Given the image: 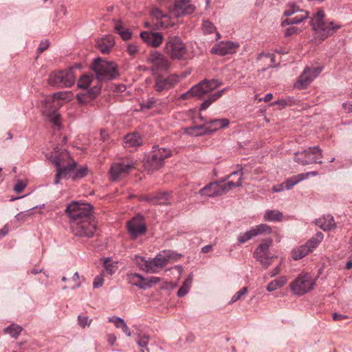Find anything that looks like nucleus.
Instances as JSON below:
<instances>
[{"instance_id": "nucleus-1", "label": "nucleus", "mask_w": 352, "mask_h": 352, "mask_svg": "<svg viewBox=\"0 0 352 352\" xmlns=\"http://www.w3.org/2000/svg\"><path fill=\"white\" fill-rule=\"evenodd\" d=\"M46 157L50 160L56 168V175L54 183L58 184L60 179L82 178L87 175V166L76 168V162L72 160L65 149L56 148L53 153Z\"/></svg>"}, {"instance_id": "nucleus-2", "label": "nucleus", "mask_w": 352, "mask_h": 352, "mask_svg": "<svg viewBox=\"0 0 352 352\" xmlns=\"http://www.w3.org/2000/svg\"><path fill=\"white\" fill-rule=\"evenodd\" d=\"M181 256V254H176L171 250H164L152 259L146 260L143 256H136L135 261L140 270L146 273H156L168 263L176 261Z\"/></svg>"}, {"instance_id": "nucleus-3", "label": "nucleus", "mask_w": 352, "mask_h": 352, "mask_svg": "<svg viewBox=\"0 0 352 352\" xmlns=\"http://www.w3.org/2000/svg\"><path fill=\"white\" fill-rule=\"evenodd\" d=\"M243 175L242 170L233 171L229 176L232 179L228 183H210L202 188L199 190V194L202 197H217L226 194L234 188L239 187L241 185Z\"/></svg>"}, {"instance_id": "nucleus-4", "label": "nucleus", "mask_w": 352, "mask_h": 352, "mask_svg": "<svg viewBox=\"0 0 352 352\" xmlns=\"http://www.w3.org/2000/svg\"><path fill=\"white\" fill-rule=\"evenodd\" d=\"M324 17V12L322 10H319L311 19V25L313 30L322 40L329 37L341 28V25L326 21Z\"/></svg>"}, {"instance_id": "nucleus-5", "label": "nucleus", "mask_w": 352, "mask_h": 352, "mask_svg": "<svg viewBox=\"0 0 352 352\" xmlns=\"http://www.w3.org/2000/svg\"><path fill=\"white\" fill-rule=\"evenodd\" d=\"M66 94L63 92H57L47 97L44 100L42 107L43 115L46 119L54 125L60 127V115L57 113V109L62 105L60 99H64Z\"/></svg>"}, {"instance_id": "nucleus-6", "label": "nucleus", "mask_w": 352, "mask_h": 352, "mask_svg": "<svg viewBox=\"0 0 352 352\" xmlns=\"http://www.w3.org/2000/svg\"><path fill=\"white\" fill-rule=\"evenodd\" d=\"M153 148L144 161V167L148 172L161 168L164 166V160L171 156L169 149L160 148L158 146H154Z\"/></svg>"}, {"instance_id": "nucleus-7", "label": "nucleus", "mask_w": 352, "mask_h": 352, "mask_svg": "<svg viewBox=\"0 0 352 352\" xmlns=\"http://www.w3.org/2000/svg\"><path fill=\"white\" fill-rule=\"evenodd\" d=\"M65 212L72 225L91 217V206L80 201H72L67 206Z\"/></svg>"}, {"instance_id": "nucleus-8", "label": "nucleus", "mask_w": 352, "mask_h": 352, "mask_svg": "<svg viewBox=\"0 0 352 352\" xmlns=\"http://www.w3.org/2000/svg\"><path fill=\"white\" fill-rule=\"evenodd\" d=\"M91 67L98 80L113 79L118 75L117 66L114 63L100 58L94 60Z\"/></svg>"}, {"instance_id": "nucleus-9", "label": "nucleus", "mask_w": 352, "mask_h": 352, "mask_svg": "<svg viewBox=\"0 0 352 352\" xmlns=\"http://www.w3.org/2000/svg\"><path fill=\"white\" fill-rule=\"evenodd\" d=\"M316 285V279L309 273L302 272L291 283L290 289L292 293L302 296L311 289Z\"/></svg>"}, {"instance_id": "nucleus-10", "label": "nucleus", "mask_w": 352, "mask_h": 352, "mask_svg": "<svg viewBox=\"0 0 352 352\" xmlns=\"http://www.w3.org/2000/svg\"><path fill=\"white\" fill-rule=\"evenodd\" d=\"M221 85L217 80L212 79L211 80H204L199 83L193 86L186 93L182 94L179 98L182 100H188L192 97L200 98L204 95L216 89Z\"/></svg>"}, {"instance_id": "nucleus-11", "label": "nucleus", "mask_w": 352, "mask_h": 352, "mask_svg": "<svg viewBox=\"0 0 352 352\" xmlns=\"http://www.w3.org/2000/svg\"><path fill=\"white\" fill-rule=\"evenodd\" d=\"M322 151L319 146L309 147L301 152L295 153L294 161L301 165L322 164Z\"/></svg>"}, {"instance_id": "nucleus-12", "label": "nucleus", "mask_w": 352, "mask_h": 352, "mask_svg": "<svg viewBox=\"0 0 352 352\" xmlns=\"http://www.w3.org/2000/svg\"><path fill=\"white\" fill-rule=\"evenodd\" d=\"M165 53L173 59H182L186 54L185 43L177 36H169L164 46Z\"/></svg>"}, {"instance_id": "nucleus-13", "label": "nucleus", "mask_w": 352, "mask_h": 352, "mask_svg": "<svg viewBox=\"0 0 352 352\" xmlns=\"http://www.w3.org/2000/svg\"><path fill=\"white\" fill-rule=\"evenodd\" d=\"M76 76L73 68L52 72L48 79L49 84L58 87H67L74 85Z\"/></svg>"}, {"instance_id": "nucleus-14", "label": "nucleus", "mask_w": 352, "mask_h": 352, "mask_svg": "<svg viewBox=\"0 0 352 352\" xmlns=\"http://www.w3.org/2000/svg\"><path fill=\"white\" fill-rule=\"evenodd\" d=\"M72 232L76 236L91 237L96 229V223L92 217L71 226Z\"/></svg>"}, {"instance_id": "nucleus-15", "label": "nucleus", "mask_w": 352, "mask_h": 352, "mask_svg": "<svg viewBox=\"0 0 352 352\" xmlns=\"http://www.w3.org/2000/svg\"><path fill=\"white\" fill-rule=\"evenodd\" d=\"M272 242V239L265 240L256 248L254 252V257L264 268H267L275 258L274 256H270L269 253Z\"/></svg>"}, {"instance_id": "nucleus-16", "label": "nucleus", "mask_w": 352, "mask_h": 352, "mask_svg": "<svg viewBox=\"0 0 352 352\" xmlns=\"http://www.w3.org/2000/svg\"><path fill=\"white\" fill-rule=\"evenodd\" d=\"M128 283L140 289H147L160 282L158 277L150 276L144 278L138 273H129L126 274Z\"/></svg>"}, {"instance_id": "nucleus-17", "label": "nucleus", "mask_w": 352, "mask_h": 352, "mask_svg": "<svg viewBox=\"0 0 352 352\" xmlns=\"http://www.w3.org/2000/svg\"><path fill=\"white\" fill-rule=\"evenodd\" d=\"M322 67H305L302 73L298 78L294 87L299 89H303L315 79L322 72Z\"/></svg>"}, {"instance_id": "nucleus-18", "label": "nucleus", "mask_w": 352, "mask_h": 352, "mask_svg": "<svg viewBox=\"0 0 352 352\" xmlns=\"http://www.w3.org/2000/svg\"><path fill=\"white\" fill-rule=\"evenodd\" d=\"M239 44L233 41H221L215 44L211 49V53L219 56L232 54L236 52Z\"/></svg>"}, {"instance_id": "nucleus-19", "label": "nucleus", "mask_w": 352, "mask_h": 352, "mask_svg": "<svg viewBox=\"0 0 352 352\" xmlns=\"http://www.w3.org/2000/svg\"><path fill=\"white\" fill-rule=\"evenodd\" d=\"M195 8L189 0H175L174 6L170 10V14L177 18L184 14H192Z\"/></svg>"}, {"instance_id": "nucleus-20", "label": "nucleus", "mask_w": 352, "mask_h": 352, "mask_svg": "<svg viewBox=\"0 0 352 352\" xmlns=\"http://www.w3.org/2000/svg\"><path fill=\"white\" fill-rule=\"evenodd\" d=\"M181 78L177 75H170L166 78L158 77L154 85V89L157 92L172 89L178 83Z\"/></svg>"}, {"instance_id": "nucleus-21", "label": "nucleus", "mask_w": 352, "mask_h": 352, "mask_svg": "<svg viewBox=\"0 0 352 352\" xmlns=\"http://www.w3.org/2000/svg\"><path fill=\"white\" fill-rule=\"evenodd\" d=\"M129 233L132 239L144 234L146 231L145 223L140 217H135L127 223Z\"/></svg>"}, {"instance_id": "nucleus-22", "label": "nucleus", "mask_w": 352, "mask_h": 352, "mask_svg": "<svg viewBox=\"0 0 352 352\" xmlns=\"http://www.w3.org/2000/svg\"><path fill=\"white\" fill-rule=\"evenodd\" d=\"M148 60L153 65V70H166L170 66V62L161 53L151 52Z\"/></svg>"}, {"instance_id": "nucleus-23", "label": "nucleus", "mask_w": 352, "mask_h": 352, "mask_svg": "<svg viewBox=\"0 0 352 352\" xmlns=\"http://www.w3.org/2000/svg\"><path fill=\"white\" fill-rule=\"evenodd\" d=\"M140 37L148 45L158 47L163 42L164 36L160 32H142Z\"/></svg>"}, {"instance_id": "nucleus-24", "label": "nucleus", "mask_w": 352, "mask_h": 352, "mask_svg": "<svg viewBox=\"0 0 352 352\" xmlns=\"http://www.w3.org/2000/svg\"><path fill=\"white\" fill-rule=\"evenodd\" d=\"M170 194L168 192H160L155 195H144L142 196L140 199L148 201L152 204L165 205L170 203Z\"/></svg>"}, {"instance_id": "nucleus-25", "label": "nucleus", "mask_w": 352, "mask_h": 352, "mask_svg": "<svg viewBox=\"0 0 352 352\" xmlns=\"http://www.w3.org/2000/svg\"><path fill=\"white\" fill-rule=\"evenodd\" d=\"M133 166L124 162L113 164L110 169V175L112 180L117 179L120 176L127 174Z\"/></svg>"}, {"instance_id": "nucleus-26", "label": "nucleus", "mask_w": 352, "mask_h": 352, "mask_svg": "<svg viewBox=\"0 0 352 352\" xmlns=\"http://www.w3.org/2000/svg\"><path fill=\"white\" fill-rule=\"evenodd\" d=\"M100 92V87L94 86L91 89L80 92L76 95L79 103L87 104L95 99Z\"/></svg>"}, {"instance_id": "nucleus-27", "label": "nucleus", "mask_w": 352, "mask_h": 352, "mask_svg": "<svg viewBox=\"0 0 352 352\" xmlns=\"http://www.w3.org/2000/svg\"><path fill=\"white\" fill-rule=\"evenodd\" d=\"M115 45V40L113 36L107 35L98 39L96 42V47L102 54H109Z\"/></svg>"}, {"instance_id": "nucleus-28", "label": "nucleus", "mask_w": 352, "mask_h": 352, "mask_svg": "<svg viewBox=\"0 0 352 352\" xmlns=\"http://www.w3.org/2000/svg\"><path fill=\"white\" fill-rule=\"evenodd\" d=\"M316 224L324 231L330 230L336 228V223L331 215H324L316 221Z\"/></svg>"}, {"instance_id": "nucleus-29", "label": "nucleus", "mask_w": 352, "mask_h": 352, "mask_svg": "<svg viewBox=\"0 0 352 352\" xmlns=\"http://www.w3.org/2000/svg\"><path fill=\"white\" fill-rule=\"evenodd\" d=\"M142 143V138L137 133H129L124 138V144L126 148L136 147Z\"/></svg>"}, {"instance_id": "nucleus-30", "label": "nucleus", "mask_w": 352, "mask_h": 352, "mask_svg": "<svg viewBox=\"0 0 352 352\" xmlns=\"http://www.w3.org/2000/svg\"><path fill=\"white\" fill-rule=\"evenodd\" d=\"M310 252H311L310 249H309L306 244H304L294 248L292 250L291 254L294 260L298 261Z\"/></svg>"}, {"instance_id": "nucleus-31", "label": "nucleus", "mask_w": 352, "mask_h": 352, "mask_svg": "<svg viewBox=\"0 0 352 352\" xmlns=\"http://www.w3.org/2000/svg\"><path fill=\"white\" fill-rule=\"evenodd\" d=\"M309 16V13L307 11L305 10H300L298 14L290 19H287L285 21L282 22V25H293V24H298L303 21L304 20L307 19Z\"/></svg>"}, {"instance_id": "nucleus-32", "label": "nucleus", "mask_w": 352, "mask_h": 352, "mask_svg": "<svg viewBox=\"0 0 352 352\" xmlns=\"http://www.w3.org/2000/svg\"><path fill=\"white\" fill-rule=\"evenodd\" d=\"M114 30L124 41L129 40L131 38V32L128 28H124L122 23L120 21L116 23Z\"/></svg>"}, {"instance_id": "nucleus-33", "label": "nucleus", "mask_w": 352, "mask_h": 352, "mask_svg": "<svg viewBox=\"0 0 352 352\" xmlns=\"http://www.w3.org/2000/svg\"><path fill=\"white\" fill-rule=\"evenodd\" d=\"M229 124L230 121L227 118L214 119L208 122V128L210 131H217L228 126Z\"/></svg>"}, {"instance_id": "nucleus-34", "label": "nucleus", "mask_w": 352, "mask_h": 352, "mask_svg": "<svg viewBox=\"0 0 352 352\" xmlns=\"http://www.w3.org/2000/svg\"><path fill=\"white\" fill-rule=\"evenodd\" d=\"M287 282V278L285 276H280L278 278L271 281L267 286L266 289L268 292H273L283 287Z\"/></svg>"}, {"instance_id": "nucleus-35", "label": "nucleus", "mask_w": 352, "mask_h": 352, "mask_svg": "<svg viewBox=\"0 0 352 352\" xmlns=\"http://www.w3.org/2000/svg\"><path fill=\"white\" fill-rule=\"evenodd\" d=\"M283 214L276 210H268L264 214V220L267 221H281Z\"/></svg>"}, {"instance_id": "nucleus-36", "label": "nucleus", "mask_w": 352, "mask_h": 352, "mask_svg": "<svg viewBox=\"0 0 352 352\" xmlns=\"http://www.w3.org/2000/svg\"><path fill=\"white\" fill-rule=\"evenodd\" d=\"M305 175L298 174L287 179L285 181V182L283 183L284 184L285 189H292L295 185L298 184L300 182L305 180Z\"/></svg>"}, {"instance_id": "nucleus-37", "label": "nucleus", "mask_w": 352, "mask_h": 352, "mask_svg": "<svg viewBox=\"0 0 352 352\" xmlns=\"http://www.w3.org/2000/svg\"><path fill=\"white\" fill-rule=\"evenodd\" d=\"M324 238L323 234L320 232H317L314 236L311 237L305 244L312 252L321 243Z\"/></svg>"}, {"instance_id": "nucleus-38", "label": "nucleus", "mask_w": 352, "mask_h": 352, "mask_svg": "<svg viewBox=\"0 0 352 352\" xmlns=\"http://www.w3.org/2000/svg\"><path fill=\"white\" fill-rule=\"evenodd\" d=\"M192 283V274H190L188 278L185 280L182 287L177 292V296L179 297L184 296L190 290Z\"/></svg>"}, {"instance_id": "nucleus-39", "label": "nucleus", "mask_w": 352, "mask_h": 352, "mask_svg": "<svg viewBox=\"0 0 352 352\" xmlns=\"http://www.w3.org/2000/svg\"><path fill=\"white\" fill-rule=\"evenodd\" d=\"M254 236L263 234H270L272 232V228L267 224L261 223L252 228Z\"/></svg>"}, {"instance_id": "nucleus-40", "label": "nucleus", "mask_w": 352, "mask_h": 352, "mask_svg": "<svg viewBox=\"0 0 352 352\" xmlns=\"http://www.w3.org/2000/svg\"><path fill=\"white\" fill-rule=\"evenodd\" d=\"M93 80V77L90 75L82 76L78 81V87L80 89H86L91 85Z\"/></svg>"}, {"instance_id": "nucleus-41", "label": "nucleus", "mask_w": 352, "mask_h": 352, "mask_svg": "<svg viewBox=\"0 0 352 352\" xmlns=\"http://www.w3.org/2000/svg\"><path fill=\"white\" fill-rule=\"evenodd\" d=\"M171 14L168 15L166 14V19H162L160 21L157 22L155 24L157 28H168L175 25V22L171 19Z\"/></svg>"}, {"instance_id": "nucleus-42", "label": "nucleus", "mask_w": 352, "mask_h": 352, "mask_svg": "<svg viewBox=\"0 0 352 352\" xmlns=\"http://www.w3.org/2000/svg\"><path fill=\"white\" fill-rule=\"evenodd\" d=\"M202 29L204 34H212L213 32H216L217 39L219 38L220 34L219 33L216 32V28L214 25L210 22L209 21H204L202 25Z\"/></svg>"}, {"instance_id": "nucleus-43", "label": "nucleus", "mask_w": 352, "mask_h": 352, "mask_svg": "<svg viewBox=\"0 0 352 352\" xmlns=\"http://www.w3.org/2000/svg\"><path fill=\"white\" fill-rule=\"evenodd\" d=\"M104 267L107 273L109 275H113L117 270V263L111 262L109 258H106L104 261Z\"/></svg>"}, {"instance_id": "nucleus-44", "label": "nucleus", "mask_w": 352, "mask_h": 352, "mask_svg": "<svg viewBox=\"0 0 352 352\" xmlns=\"http://www.w3.org/2000/svg\"><path fill=\"white\" fill-rule=\"evenodd\" d=\"M22 327L17 324H11L5 329V332L13 338H16L21 332Z\"/></svg>"}, {"instance_id": "nucleus-45", "label": "nucleus", "mask_w": 352, "mask_h": 352, "mask_svg": "<svg viewBox=\"0 0 352 352\" xmlns=\"http://www.w3.org/2000/svg\"><path fill=\"white\" fill-rule=\"evenodd\" d=\"M149 342V336L147 335L142 336L138 341V344L141 349L142 352H149L147 345Z\"/></svg>"}, {"instance_id": "nucleus-46", "label": "nucleus", "mask_w": 352, "mask_h": 352, "mask_svg": "<svg viewBox=\"0 0 352 352\" xmlns=\"http://www.w3.org/2000/svg\"><path fill=\"white\" fill-rule=\"evenodd\" d=\"M255 237L252 228L248 231L241 233L238 236V241L240 244L244 243L246 241L250 240L252 238Z\"/></svg>"}, {"instance_id": "nucleus-47", "label": "nucleus", "mask_w": 352, "mask_h": 352, "mask_svg": "<svg viewBox=\"0 0 352 352\" xmlns=\"http://www.w3.org/2000/svg\"><path fill=\"white\" fill-rule=\"evenodd\" d=\"M248 292V288L246 287H244L241 288L239 291L236 292L230 299L229 304H233L237 300H239L242 296L246 294Z\"/></svg>"}, {"instance_id": "nucleus-48", "label": "nucleus", "mask_w": 352, "mask_h": 352, "mask_svg": "<svg viewBox=\"0 0 352 352\" xmlns=\"http://www.w3.org/2000/svg\"><path fill=\"white\" fill-rule=\"evenodd\" d=\"M301 10L295 4H289L286 8L284 14L287 16H292L296 13L300 12Z\"/></svg>"}, {"instance_id": "nucleus-49", "label": "nucleus", "mask_w": 352, "mask_h": 352, "mask_svg": "<svg viewBox=\"0 0 352 352\" xmlns=\"http://www.w3.org/2000/svg\"><path fill=\"white\" fill-rule=\"evenodd\" d=\"M78 324L82 327L85 328L86 327H89L92 319L89 318L86 316H78Z\"/></svg>"}, {"instance_id": "nucleus-50", "label": "nucleus", "mask_w": 352, "mask_h": 352, "mask_svg": "<svg viewBox=\"0 0 352 352\" xmlns=\"http://www.w3.org/2000/svg\"><path fill=\"white\" fill-rule=\"evenodd\" d=\"M151 14L153 17L155 18L157 22L160 21L162 19H166V14H164L159 8H153L151 10Z\"/></svg>"}, {"instance_id": "nucleus-51", "label": "nucleus", "mask_w": 352, "mask_h": 352, "mask_svg": "<svg viewBox=\"0 0 352 352\" xmlns=\"http://www.w3.org/2000/svg\"><path fill=\"white\" fill-rule=\"evenodd\" d=\"M156 102V99H155L154 98H150L146 101L141 103V109H150L155 106Z\"/></svg>"}, {"instance_id": "nucleus-52", "label": "nucleus", "mask_w": 352, "mask_h": 352, "mask_svg": "<svg viewBox=\"0 0 352 352\" xmlns=\"http://www.w3.org/2000/svg\"><path fill=\"white\" fill-rule=\"evenodd\" d=\"M109 322H112L114 323L115 326L117 328H121L122 325L126 323L124 320L120 317L114 316L111 318H109Z\"/></svg>"}, {"instance_id": "nucleus-53", "label": "nucleus", "mask_w": 352, "mask_h": 352, "mask_svg": "<svg viewBox=\"0 0 352 352\" xmlns=\"http://www.w3.org/2000/svg\"><path fill=\"white\" fill-rule=\"evenodd\" d=\"M226 90V89H223L220 91H218L212 95L209 96V98L207 99L210 102V104L214 102L215 100H217L218 98H219L223 94V92Z\"/></svg>"}, {"instance_id": "nucleus-54", "label": "nucleus", "mask_w": 352, "mask_h": 352, "mask_svg": "<svg viewBox=\"0 0 352 352\" xmlns=\"http://www.w3.org/2000/svg\"><path fill=\"white\" fill-rule=\"evenodd\" d=\"M226 90V89H223L220 91H218L212 95L209 96V98L207 99L210 102V104L214 102L215 100H217L218 98H219L223 94V92Z\"/></svg>"}, {"instance_id": "nucleus-55", "label": "nucleus", "mask_w": 352, "mask_h": 352, "mask_svg": "<svg viewBox=\"0 0 352 352\" xmlns=\"http://www.w3.org/2000/svg\"><path fill=\"white\" fill-rule=\"evenodd\" d=\"M104 283V278L102 275H99L95 277L93 283V287L94 288H99L102 286Z\"/></svg>"}, {"instance_id": "nucleus-56", "label": "nucleus", "mask_w": 352, "mask_h": 352, "mask_svg": "<svg viewBox=\"0 0 352 352\" xmlns=\"http://www.w3.org/2000/svg\"><path fill=\"white\" fill-rule=\"evenodd\" d=\"M263 58H265V59H267L270 61V63H272V65H270L269 67H273V64L274 63V55L273 54H270V53H268V54H263V53H261L259 55H258V59H261Z\"/></svg>"}, {"instance_id": "nucleus-57", "label": "nucleus", "mask_w": 352, "mask_h": 352, "mask_svg": "<svg viewBox=\"0 0 352 352\" xmlns=\"http://www.w3.org/2000/svg\"><path fill=\"white\" fill-rule=\"evenodd\" d=\"M26 187V183L23 181H18L14 187V190L16 192H21Z\"/></svg>"}, {"instance_id": "nucleus-58", "label": "nucleus", "mask_w": 352, "mask_h": 352, "mask_svg": "<svg viewBox=\"0 0 352 352\" xmlns=\"http://www.w3.org/2000/svg\"><path fill=\"white\" fill-rule=\"evenodd\" d=\"M301 32L298 28L292 27L287 28L285 31V36H290L294 34H298Z\"/></svg>"}, {"instance_id": "nucleus-59", "label": "nucleus", "mask_w": 352, "mask_h": 352, "mask_svg": "<svg viewBox=\"0 0 352 352\" xmlns=\"http://www.w3.org/2000/svg\"><path fill=\"white\" fill-rule=\"evenodd\" d=\"M126 50L129 55L134 56L135 54H136L138 53V47L136 45L131 43V44H129L127 45Z\"/></svg>"}, {"instance_id": "nucleus-60", "label": "nucleus", "mask_w": 352, "mask_h": 352, "mask_svg": "<svg viewBox=\"0 0 352 352\" xmlns=\"http://www.w3.org/2000/svg\"><path fill=\"white\" fill-rule=\"evenodd\" d=\"M79 279H80V276H79L78 272H75L72 276V280L77 283L74 287H72V289H76L81 287V285H82L80 281H78Z\"/></svg>"}, {"instance_id": "nucleus-61", "label": "nucleus", "mask_w": 352, "mask_h": 352, "mask_svg": "<svg viewBox=\"0 0 352 352\" xmlns=\"http://www.w3.org/2000/svg\"><path fill=\"white\" fill-rule=\"evenodd\" d=\"M285 189L284 184L282 183L279 185H276L273 186L272 190L273 192H279L283 191Z\"/></svg>"}, {"instance_id": "nucleus-62", "label": "nucleus", "mask_w": 352, "mask_h": 352, "mask_svg": "<svg viewBox=\"0 0 352 352\" xmlns=\"http://www.w3.org/2000/svg\"><path fill=\"white\" fill-rule=\"evenodd\" d=\"M116 336L114 334H109L107 336V342L110 345L113 346L114 344V343L116 342Z\"/></svg>"}, {"instance_id": "nucleus-63", "label": "nucleus", "mask_w": 352, "mask_h": 352, "mask_svg": "<svg viewBox=\"0 0 352 352\" xmlns=\"http://www.w3.org/2000/svg\"><path fill=\"white\" fill-rule=\"evenodd\" d=\"M49 46V43L46 41L45 42H41L38 47V50L41 53L44 52Z\"/></svg>"}, {"instance_id": "nucleus-64", "label": "nucleus", "mask_w": 352, "mask_h": 352, "mask_svg": "<svg viewBox=\"0 0 352 352\" xmlns=\"http://www.w3.org/2000/svg\"><path fill=\"white\" fill-rule=\"evenodd\" d=\"M342 107L348 111H352V103L349 102H344L342 103Z\"/></svg>"}]
</instances>
